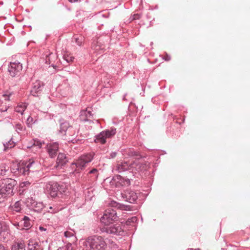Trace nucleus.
Here are the masks:
<instances>
[{
	"instance_id": "nucleus-1",
	"label": "nucleus",
	"mask_w": 250,
	"mask_h": 250,
	"mask_svg": "<svg viewBox=\"0 0 250 250\" xmlns=\"http://www.w3.org/2000/svg\"><path fill=\"white\" fill-rule=\"evenodd\" d=\"M83 246L87 250H105L106 243L102 236L94 235L87 237Z\"/></svg>"
},
{
	"instance_id": "nucleus-2",
	"label": "nucleus",
	"mask_w": 250,
	"mask_h": 250,
	"mask_svg": "<svg viewBox=\"0 0 250 250\" xmlns=\"http://www.w3.org/2000/svg\"><path fill=\"white\" fill-rule=\"evenodd\" d=\"M146 165L144 164L139 160L128 164L127 162H121L117 164L115 169L118 172H121L127 170L132 171H137L138 172L144 171L146 169Z\"/></svg>"
},
{
	"instance_id": "nucleus-3",
	"label": "nucleus",
	"mask_w": 250,
	"mask_h": 250,
	"mask_svg": "<svg viewBox=\"0 0 250 250\" xmlns=\"http://www.w3.org/2000/svg\"><path fill=\"white\" fill-rule=\"evenodd\" d=\"M93 156L92 153H87L81 155L72 163V168L74 169L76 172H80V171L84 169L87 164L93 160Z\"/></svg>"
},
{
	"instance_id": "nucleus-4",
	"label": "nucleus",
	"mask_w": 250,
	"mask_h": 250,
	"mask_svg": "<svg viewBox=\"0 0 250 250\" xmlns=\"http://www.w3.org/2000/svg\"><path fill=\"white\" fill-rule=\"evenodd\" d=\"M17 182L14 179L7 178L0 181V199L11 194Z\"/></svg>"
},
{
	"instance_id": "nucleus-5",
	"label": "nucleus",
	"mask_w": 250,
	"mask_h": 250,
	"mask_svg": "<svg viewBox=\"0 0 250 250\" xmlns=\"http://www.w3.org/2000/svg\"><path fill=\"white\" fill-rule=\"evenodd\" d=\"M34 163L35 162L32 161H30L28 163H26L25 165H24L23 163L13 164L11 167V171L16 175L19 174H21L24 175H28L30 168Z\"/></svg>"
},
{
	"instance_id": "nucleus-6",
	"label": "nucleus",
	"mask_w": 250,
	"mask_h": 250,
	"mask_svg": "<svg viewBox=\"0 0 250 250\" xmlns=\"http://www.w3.org/2000/svg\"><path fill=\"white\" fill-rule=\"evenodd\" d=\"M117 213L116 210L109 208L104 211L103 216L101 218V222L105 226H109L113 222L118 220Z\"/></svg>"
},
{
	"instance_id": "nucleus-7",
	"label": "nucleus",
	"mask_w": 250,
	"mask_h": 250,
	"mask_svg": "<svg viewBox=\"0 0 250 250\" xmlns=\"http://www.w3.org/2000/svg\"><path fill=\"white\" fill-rule=\"evenodd\" d=\"M116 133V129L114 128H111L109 130H105L102 131L99 134L96 136L95 142L97 143L104 144L106 143L107 138H109L113 136Z\"/></svg>"
},
{
	"instance_id": "nucleus-8",
	"label": "nucleus",
	"mask_w": 250,
	"mask_h": 250,
	"mask_svg": "<svg viewBox=\"0 0 250 250\" xmlns=\"http://www.w3.org/2000/svg\"><path fill=\"white\" fill-rule=\"evenodd\" d=\"M103 232L116 235H122L124 233L123 229L121 225L117 224L112 226L104 227L101 229Z\"/></svg>"
},
{
	"instance_id": "nucleus-9",
	"label": "nucleus",
	"mask_w": 250,
	"mask_h": 250,
	"mask_svg": "<svg viewBox=\"0 0 250 250\" xmlns=\"http://www.w3.org/2000/svg\"><path fill=\"white\" fill-rule=\"evenodd\" d=\"M25 204L26 207L30 210L37 212L41 211L44 208V205L42 202H38L32 197L27 198Z\"/></svg>"
},
{
	"instance_id": "nucleus-10",
	"label": "nucleus",
	"mask_w": 250,
	"mask_h": 250,
	"mask_svg": "<svg viewBox=\"0 0 250 250\" xmlns=\"http://www.w3.org/2000/svg\"><path fill=\"white\" fill-rule=\"evenodd\" d=\"M22 67V65L20 62H11L8 70L10 76L14 77L20 75Z\"/></svg>"
},
{
	"instance_id": "nucleus-11",
	"label": "nucleus",
	"mask_w": 250,
	"mask_h": 250,
	"mask_svg": "<svg viewBox=\"0 0 250 250\" xmlns=\"http://www.w3.org/2000/svg\"><path fill=\"white\" fill-rule=\"evenodd\" d=\"M121 196L125 201L134 203L138 198L137 193L130 190H126L121 193Z\"/></svg>"
},
{
	"instance_id": "nucleus-12",
	"label": "nucleus",
	"mask_w": 250,
	"mask_h": 250,
	"mask_svg": "<svg viewBox=\"0 0 250 250\" xmlns=\"http://www.w3.org/2000/svg\"><path fill=\"white\" fill-rule=\"evenodd\" d=\"M43 84L40 81H36L33 83L32 88L30 91L31 94L34 96H38L42 90Z\"/></svg>"
},
{
	"instance_id": "nucleus-13",
	"label": "nucleus",
	"mask_w": 250,
	"mask_h": 250,
	"mask_svg": "<svg viewBox=\"0 0 250 250\" xmlns=\"http://www.w3.org/2000/svg\"><path fill=\"white\" fill-rule=\"evenodd\" d=\"M58 148L57 143H49L46 146L47 151L51 158H54L57 155Z\"/></svg>"
},
{
	"instance_id": "nucleus-14",
	"label": "nucleus",
	"mask_w": 250,
	"mask_h": 250,
	"mask_svg": "<svg viewBox=\"0 0 250 250\" xmlns=\"http://www.w3.org/2000/svg\"><path fill=\"white\" fill-rule=\"evenodd\" d=\"M67 162V159L64 153H60L58 156L56 164L55 166L56 168H61Z\"/></svg>"
},
{
	"instance_id": "nucleus-15",
	"label": "nucleus",
	"mask_w": 250,
	"mask_h": 250,
	"mask_svg": "<svg viewBox=\"0 0 250 250\" xmlns=\"http://www.w3.org/2000/svg\"><path fill=\"white\" fill-rule=\"evenodd\" d=\"M101 42V39H99L96 41H94L92 44V49L95 52H97L99 54H101L104 49V45L102 44Z\"/></svg>"
},
{
	"instance_id": "nucleus-16",
	"label": "nucleus",
	"mask_w": 250,
	"mask_h": 250,
	"mask_svg": "<svg viewBox=\"0 0 250 250\" xmlns=\"http://www.w3.org/2000/svg\"><path fill=\"white\" fill-rule=\"evenodd\" d=\"M65 135L68 137L66 139L68 142H71L74 143L77 141L75 139L77 136V133L76 130L72 126L68 128V130L65 132Z\"/></svg>"
},
{
	"instance_id": "nucleus-17",
	"label": "nucleus",
	"mask_w": 250,
	"mask_h": 250,
	"mask_svg": "<svg viewBox=\"0 0 250 250\" xmlns=\"http://www.w3.org/2000/svg\"><path fill=\"white\" fill-rule=\"evenodd\" d=\"M93 115L91 111L90 110L86 109V110H82L80 112V118L82 121H90Z\"/></svg>"
},
{
	"instance_id": "nucleus-18",
	"label": "nucleus",
	"mask_w": 250,
	"mask_h": 250,
	"mask_svg": "<svg viewBox=\"0 0 250 250\" xmlns=\"http://www.w3.org/2000/svg\"><path fill=\"white\" fill-rule=\"evenodd\" d=\"M48 188V191L50 196L52 197H55L57 196L59 188L58 184L56 183H53L52 184L49 185V187L47 188Z\"/></svg>"
},
{
	"instance_id": "nucleus-19",
	"label": "nucleus",
	"mask_w": 250,
	"mask_h": 250,
	"mask_svg": "<svg viewBox=\"0 0 250 250\" xmlns=\"http://www.w3.org/2000/svg\"><path fill=\"white\" fill-rule=\"evenodd\" d=\"M27 250H42V249L38 242L34 240H29Z\"/></svg>"
},
{
	"instance_id": "nucleus-20",
	"label": "nucleus",
	"mask_w": 250,
	"mask_h": 250,
	"mask_svg": "<svg viewBox=\"0 0 250 250\" xmlns=\"http://www.w3.org/2000/svg\"><path fill=\"white\" fill-rule=\"evenodd\" d=\"M99 175V172L96 168H93L90 170L87 173V176L89 178V180L90 181H95L96 180Z\"/></svg>"
},
{
	"instance_id": "nucleus-21",
	"label": "nucleus",
	"mask_w": 250,
	"mask_h": 250,
	"mask_svg": "<svg viewBox=\"0 0 250 250\" xmlns=\"http://www.w3.org/2000/svg\"><path fill=\"white\" fill-rule=\"evenodd\" d=\"M11 250H26L25 245L22 241L15 242L12 245Z\"/></svg>"
},
{
	"instance_id": "nucleus-22",
	"label": "nucleus",
	"mask_w": 250,
	"mask_h": 250,
	"mask_svg": "<svg viewBox=\"0 0 250 250\" xmlns=\"http://www.w3.org/2000/svg\"><path fill=\"white\" fill-rule=\"evenodd\" d=\"M112 207H117L118 208L123 210H130L131 207L130 206L121 205L116 202H112L111 203Z\"/></svg>"
},
{
	"instance_id": "nucleus-23",
	"label": "nucleus",
	"mask_w": 250,
	"mask_h": 250,
	"mask_svg": "<svg viewBox=\"0 0 250 250\" xmlns=\"http://www.w3.org/2000/svg\"><path fill=\"white\" fill-rule=\"evenodd\" d=\"M71 126L69 125V124L67 121H64L63 122L61 123L60 124V130L62 132H66L68 128L70 127Z\"/></svg>"
},
{
	"instance_id": "nucleus-24",
	"label": "nucleus",
	"mask_w": 250,
	"mask_h": 250,
	"mask_svg": "<svg viewBox=\"0 0 250 250\" xmlns=\"http://www.w3.org/2000/svg\"><path fill=\"white\" fill-rule=\"evenodd\" d=\"M9 167L5 164L0 165V176L5 175L9 170Z\"/></svg>"
},
{
	"instance_id": "nucleus-25",
	"label": "nucleus",
	"mask_w": 250,
	"mask_h": 250,
	"mask_svg": "<svg viewBox=\"0 0 250 250\" xmlns=\"http://www.w3.org/2000/svg\"><path fill=\"white\" fill-rule=\"evenodd\" d=\"M27 107V105L25 104H21L18 105L15 108V111L18 113H21V115L23 114V112L25 111Z\"/></svg>"
},
{
	"instance_id": "nucleus-26",
	"label": "nucleus",
	"mask_w": 250,
	"mask_h": 250,
	"mask_svg": "<svg viewBox=\"0 0 250 250\" xmlns=\"http://www.w3.org/2000/svg\"><path fill=\"white\" fill-rule=\"evenodd\" d=\"M22 221H23V226L25 228V229H28L32 226L29 218L26 216H24L22 219Z\"/></svg>"
},
{
	"instance_id": "nucleus-27",
	"label": "nucleus",
	"mask_w": 250,
	"mask_h": 250,
	"mask_svg": "<svg viewBox=\"0 0 250 250\" xmlns=\"http://www.w3.org/2000/svg\"><path fill=\"white\" fill-rule=\"evenodd\" d=\"M21 204L20 201H17L14 205L12 207L13 211L16 212H20L21 209Z\"/></svg>"
},
{
	"instance_id": "nucleus-28",
	"label": "nucleus",
	"mask_w": 250,
	"mask_h": 250,
	"mask_svg": "<svg viewBox=\"0 0 250 250\" xmlns=\"http://www.w3.org/2000/svg\"><path fill=\"white\" fill-rule=\"evenodd\" d=\"M56 58L55 54L52 53H50L48 55H46L45 59V63L47 64H51L53 62V59Z\"/></svg>"
},
{
	"instance_id": "nucleus-29",
	"label": "nucleus",
	"mask_w": 250,
	"mask_h": 250,
	"mask_svg": "<svg viewBox=\"0 0 250 250\" xmlns=\"http://www.w3.org/2000/svg\"><path fill=\"white\" fill-rule=\"evenodd\" d=\"M9 105L7 104L6 103H4L3 101H0V111L1 112H5L7 111Z\"/></svg>"
},
{
	"instance_id": "nucleus-30",
	"label": "nucleus",
	"mask_w": 250,
	"mask_h": 250,
	"mask_svg": "<svg viewBox=\"0 0 250 250\" xmlns=\"http://www.w3.org/2000/svg\"><path fill=\"white\" fill-rule=\"evenodd\" d=\"M57 250H73L72 244L70 243H68L66 245L60 247Z\"/></svg>"
},
{
	"instance_id": "nucleus-31",
	"label": "nucleus",
	"mask_w": 250,
	"mask_h": 250,
	"mask_svg": "<svg viewBox=\"0 0 250 250\" xmlns=\"http://www.w3.org/2000/svg\"><path fill=\"white\" fill-rule=\"evenodd\" d=\"M16 131L19 133L21 131H22L25 129L23 125L21 124H17L15 126Z\"/></svg>"
},
{
	"instance_id": "nucleus-32",
	"label": "nucleus",
	"mask_w": 250,
	"mask_h": 250,
	"mask_svg": "<svg viewBox=\"0 0 250 250\" xmlns=\"http://www.w3.org/2000/svg\"><path fill=\"white\" fill-rule=\"evenodd\" d=\"M137 221V218L136 216L132 217L130 218H128L126 221V223L127 225H131L132 224H133L136 222Z\"/></svg>"
},
{
	"instance_id": "nucleus-33",
	"label": "nucleus",
	"mask_w": 250,
	"mask_h": 250,
	"mask_svg": "<svg viewBox=\"0 0 250 250\" xmlns=\"http://www.w3.org/2000/svg\"><path fill=\"white\" fill-rule=\"evenodd\" d=\"M74 39L75 40L76 43L79 46L82 45L84 41L83 37L82 36H79V37H75Z\"/></svg>"
},
{
	"instance_id": "nucleus-34",
	"label": "nucleus",
	"mask_w": 250,
	"mask_h": 250,
	"mask_svg": "<svg viewBox=\"0 0 250 250\" xmlns=\"http://www.w3.org/2000/svg\"><path fill=\"white\" fill-rule=\"evenodd\" d=\"M64 235L65 237H66V238L72 237L73 238L74 240H75L76 239V237H74V232L66 231L64 232Z\"/></svg>"
},
{
	"instance_id": "nucleus-35",
	"label": "nucleus",
	"mask_w": 250,
	"mask_h": 250,
	"mask_svg": "<svg viewBox=\"0 0 250 250\" xmlns=\"http://www.w3.org/2000/svg\"><path fill=\"white\" fill-rule=\"evenodd\" d=\"M12 93L7 91L5 92V93L3 94L2 96H3V98H4L5 101H9L10 100V97L12 96Z\"/></svg>"
},
{
	"instance_id": "nucleus-36",
	"label": "nucleus",
	"mask_w": 250,
	"mask_h": 250,
	"mask_svg": "<svg viewBox=\"0 0 250 250\" xmlns=\"http://www.w3.org/2000/svg\"><path fill=\"white\" fill-rule=\"evenodd\" d=\"M35 123V121H34V119L31 116H29L27 119V125L28 127H31L32 125Z\"/></svg>"
},
{
	"instance_id": "nucleus-37",
	"label": "nucleus",
	"mask_w": 250,
	"mask_h": 250,
	"mask_svg": "<svg viewBox=\"0 0 250 250\" xmlns=\"http://www.w3.org/2000/svg\"><path fill=\"white\" fill-rule=\"evenodd\" d=\"M49 208L51 210H49L48 211L49 212H50L51 213H56V212H58L59 210H62V208H56V207L54 208V207H53L52 206H50L49 207Z\"/></svg>"
},
{
	"instance_id": "nucleus-38",
	"label": "nucleus",
	"mask_w": 250,
	"mask_h": 250,
	"mask_svg": "<svg viewBox=\"0 0 250 250\" xmlns=\"http://www.w3.org/2000/svg\"><path fill=\"white\" fill-rule=\"evenodd\" d=\"M42 146V143L39 140H34V143L33 144V146H37L38 148H41Z\"/></svg>"
},
{
	"instance_id": "nucleus-39",
	"label": "nucleus",
	"mask_w": 250,
	"mask_h": 250,
	"mask_svg": "<svg viewBox=\"0 0 250 250\" xmlns=\"http://www.w3.org/2000/svg\"><path fill=\"white\" fill-rule=\"evenodd\" d=\"M141 18V15L139 14H134L132 16L129 18L130 21L135 20H138Z\"/></svg>"
},
{
	"instance_id": "nucleus-40",
	"label": "nucleus",
	"mask_w": 250,
	"mask_h": 250,
	"mask_svg": "<svg viewBox=\"0 0 250 250\" xmlns=\"http://www.w3.org/2000/svg\"><path fill=\"white\" fill-rule=\"evenodd\" d=\"M64 59L67 62H70L73 61L74 58L68 56H64Z\"/></svg>"
},
{
	"instance_id": "nucleus-41",
	"label": "nucleus",
	"mask_w": 250,
	"mask_h": 250,
	"mask_svg": "<svg viewBox=\"0 0 250 250\" xmlns=\"http://www.w3.org/2000/svg\"><path fill=\"white\" fill-rule=\"evenodd\" d=\"M108 242L111 248H117V245L112 240H108Z\"/></svg>"
},
{
	"instance_id": "nucleus-42",
	"label": "nucleus",
	"mask_w": 250,
	"mask_h": 250,
	"mask_svg": "<svg viewBox=\"0 0 250 250\" xmlns=\"http://www.w3.org/2000/svg\"><path fill=\"white\" fill-rule=\"evenodd\" d=\"M30 184V183L28 181L24 182L21 183V188H24L25 187H27L29 186Z\"/></svg>"
},
{
	"instance_id": "nucleus-43",
	"label": "nucleus",
	"mask_w": 250,
	"mask_h": 250,
	"mask_svg": "<svg viewBox=\"0 0 250 250\" xmlns=\"http://www.w3.org/2000/svg\"><path fill=\"white\" fill-rule=\"evenodd\" d=\"M124 185H130V180L128 179H127L125 180V182L124 183Z\"/></svg>"
},
{
	"instance_id": "nucleus-44",
	"label": "nucleus",
	"mask_w": 250,
	"mask_h": 250,
	"mask_svg": "<svg viewBox=\"0 0 250 250\" xmlns=\"http://www.w3.org/2000/svg\"><path fill=\"white\" fill-rule=\"evenodd\" d=\"M116 154H117L116 152H113L111 153V154H110V157H111V158H114V157L116 156Z\"/></svg>"
},
{
	"instance_id": "nucleus-45",
	"label": "nucleus",
	"mask_w": 250,
	"mask_h": 250,
	"mask_svg": "<svg viewBox=\"0 0 250 250\" xmlns=\"http://www.w3.org/2000/svg\"><path fill=\"white\" fill-rule=\"evenodd\" d=\"M165 60L167 61H169L170 60V57L168 55H167V56L165 58Z\"/></svg>"
},
{
	"instance_id": "nucleus-46",
	"label": "nucleus",
	"mask_w": 250,
	"mask_h": 250,
	"mask_svg": "<svg viewBox=\"0 0 250 250\" xmlns=\"http://www.w3.org/2000/svg\"><path fill=\"white\" fill-rule=\"evenodd\" d=\"M0 250H6L3 245L0 244Z\"/></svg>"
},
{
	"instance_id": "nucleus-47",
	"label": "nucleus",
	"mask_w": 250,
	"mask_h": 250,
	"mask_svg": "<svg viewBox=\"0 0 250 250\" xmlns=\"http://www.w3.org/2000/svg\"><path fill=\"white\" fill-rule=\"evenodd\" d=\"M14 225L17 227V229H19L20 225L19 223H15L14 224Z\"/></svg>"
},
{
	"instance_id": "nucleus-48",
	"label": "nucleus",
	"mask_w": 250,
	"mask_h": 250,
	"mask_svg": "<svg viewBox=\"0 0 250 250\" xmlns=\"http://www.w3.org/2000/svg\"><path fill=\"white\" fill-rule=\"evenodd\" d=\"M39 229H40V230H41V231H45V230H46V229H45V228H44L43 227H41V226L39 227Z\"/></svg>"
},
{
	"instance_id": "nucleus-49",
	"label": "nucleus",
	"mask_w": 250,
	"mask_h": 250,
	"mask_svg": "<svg viewBox=\"0 0 250 250\" xmlns=\"http://www.w3.org/2000/svg\"><path fill=\"white\" fill-rule=\"evenodd\" d=\"M4 147H6V148H8V147H12V146H9V145L8 144H6V145H5V144H4Z\"/></svg>"
},
{
	"instance_id": "nucleus-50",
	"label": "nucleus",
	"mask_w": 250,
	"mask_h": 250,
	"mask_svg": "<svg viewBox=\"0 0 250 250\" xmlns=\"http://www.w3.org/2000/svg\"><path fill=\"white\" fill-rule=\"evenodd\" d=\"M69 1L71 2H76V1H77L78 0H69Z\"/></svg>"
},
{
	"instance_id": "nucleus-51",
	"label": "nucleus",
	"mask_w": 250,
	"mask_h": 250,
	"mask_svg": "<svg viewBox=\"0 0 250 250\" xmlns=\"http://www.w3.org/2000/svg\"><path fill=\"white\" fill-rule=\"evenodd\" d=\"M200 250L199 249H195V250Z\"/></svg>"
},
{
	"instance_id": "nucleus-52",
	"label": "nucleus",
	"mask_w": 250,
	"mask_h": 250,
	"mask_svg": "<svg viewBox=\"0 0 250 250\" xmlns=\"http://www.w3.org/2000/svg\"><path fill=\"white\" fill-rule=\"evenodd\" d=\"M125 96H124V98H123V99H124V100H125Z\"/></svg>"
},
{
	"instance_id": "nucleus-53",
	"label": "nucleus",
	"mask_w": 250,
	"mask_h": 250,
	"mask_svg": "<svg viewBox=\"0 0 250 250\" xmlns=\"http://www.w3.org/2000/svg\"><path fill=\"white\" fill-rule=\"evenodd\" d=\"M187 250H192V249H188Z\"/></svg>"
},
{
	"instance_id": "nucleus-54",
	"label": "nucleus",
	"mask_w": 250,
	"mask_h": 250,
	"mask_svg": "<svg viewBox=\"0 0 250 250\" xmlns=\"http://www.w3.org/2000/svg\"><path fill=\"white\" fill-rule=\"evenodd\" d=\"M2 233V232L1 231V232H0V234H1Z\"/></svg>"
}]
</instances>
